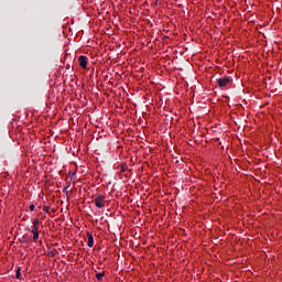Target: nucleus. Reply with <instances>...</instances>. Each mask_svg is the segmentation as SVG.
Here are the masks:
<instances>
[{
    "mask_svg": "<svg viewBox=\"0 0 282 282\" xmlns=\"http://www.w3.org/2000/svg\"><path fill=\"white\" fill-rule=\"evenodd\" d=\"M105 196L104 195H98L96 198H95V206L97 208H102L105 206Z\"/></svg>",
    "mask_w": 282,
    "mask_h": 282,
    "instance_id": "nucleus-2",
    "label": "nucleus"
},
{
    "mask_svg": "<svg viewBox=\"0 0 282 282\" xmlns=\"http://www.w3.org/2000/svg\"><path fill=\"white\" fill-rule=\"evenodd\" d=\"M78 62L82 69H87V56L85 55L79 56Z\"/></svg>",
    "mask_w": 282,
    "mask_h": 282,
    "instance_id": "nucleus-3",
    "label": "nucleus"
},
{
    "mask_svg": "<svg viewBox=\"0 0 282 282\" xmlns=\"http://www.w3.org/2000/svg\"><path fill=\"white\" fill-rule=\"evenodd\" d=\"M39 224H40L39 219H35V220L33 221V228H39V227H37Z\"/></svg>",
    "mask_w": 282,
    "mask_h": 282,
    "instance_id": "nucleus-8",
    "label": "nucleus"
},
{
    "mask_svg": "<svg viewBox=\"0 0 282 282\" xmlns=\"http://www.w3.org/2000/svg\"><path fill=\"white\" fill-rule=\"evenodd\" d=\"M87 237H88V241H87L88 248H94V236L88 232Z\"/></svg>",
    "mask_w": 282,
    "mask_h": 282,
    "instance_id": "nucleus-4",
    "label": "nucleus"
},
{
    "mask_svg": "<svg viewBox=\"0 0 282 282\" xmlns=\"http://www.w3.org/2000/svg\"><path fill=\"white\" fill-rule=\"evenodd\" d=\"M32 234H33V241H39V227H33Z\"/></svg>",
    "mask_w": 282,
    "mask_h": 282,
    "instance_id": "nucleus-5",
    "label": "nucleus"
},
{
    "mask_svg": "<svg viewBox=\"0 0 282 282\" xmlns=\"http://www.w3.org/2000/svg\"><path fill=\"white\" fill-rule=\"evenodd\" d=\"M34 208H35L34 204H32V205L29 206V209H30L31 212H34Z\"/></svg>",
    "mask_w": 282,
    "mask_h": 282,
    "instance_id": "nucleus-11",
    "label": "nucleus"
},
{
    "mask_svg": "<svg viewBox=\"0 0 282 282\" xmlns=\"http://www.w3.org/2000/svg\"><path fill=\"white\" fill-rule=\"evenodd\" d=\"M43 210L44 213H50V206H44Z\"/></svg>",
    "mask_w": 282,
    "mask_h": 282,
    "instance_id": "nucleus-9",
    "label": "nucleus"
},
{
    "mask_svg": "<svg viewBox=\"0 0 282 282\" xmlns=\"http://www.w3.org/2000/svg\"><path fill=\"white\" fill-rule=\"evenodd\" d=\"M104 278H105V272H101V273H97V274H96L97 281H102Z\"/></svg>",
    "mask_w": 282,
    "mask_h": 282,
    "instance_id": "nucleus-6",
    "label": "nucleus"
},
{
    "mask_svg": "<svg viewBox=\"0 0 282 282\" xmlns=\"http://www.w3.org/2000/svg\"><path fill=\"white\" fill-rule=\"evenodd\" d=\"M216 83H217L218 87H228V85H230V83H232V78H230V77L218 78V79H216Z\"/></svg>",
    "mask_w": 282,
    "mask_h": 282,
    "instance_id": "nucleus-1",
    "label": "nucleus"
},
{
    "mask_svg": "<svg viewBox=\"0 0 282 282\" xmlns=\"http://www.w3.org/2000/svg\"><path fill=\"white\" fill-rule=\"evenodd\" d=\"M15 278L21 279V268H18V270L15 272Z\"/></svg>",
    "mask_w": 282,
    "mask_h": 282,
    "instance_id": "nucleus-7",
    "label": "nucleus"
},
{
    "mask_svg": "<svg viewBox=\"0 0 282 282\" xmlns=\"http://www.w3.org/2000/svg\"><path fill=\"white\" fill-rule=\"evenodd\" d=\"M127 165H123L122 167H121V171H122V173H124V171H127Z\"/></svg>",
    "mask_w": 282,
    "mask_h": 282,
    "instance_id": "nucleus-12",
    "label": "nucleus"
},
{
    "mask_svg": "<svg viewBox=\"0 0 282 282\" xmlns=\"http://www.w3.org/2000/svg\"><path fill=\"white\" fill-rule=\"evenodd\" d=\"M63 193H65V195H69V191L67 189V187L63 189Z\"/></svg>",
    "mask_w": 282,
    "mask_h": 282,
    "instance_id": "nucleus-10",
    "label": "nucleus"
}]
</instances>
